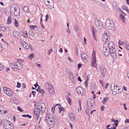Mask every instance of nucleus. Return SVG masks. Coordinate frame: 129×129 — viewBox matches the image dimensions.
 <instances>
[{
    "mask_svg": "<svg viewBox=\"0 0 129 129\" xmlns=\"http://www.w3.org/2000/svg\"><path fill=\"white\" fill-rule=\"evenodd\" d=\"M35 109L34 110V114L35 118L38 119L40 116V113H44L46 110V104L45 103H38L37 105L34 104Z\"/></svg>",
    "mask_w": 129,
    "mask_h": 129,
    "instance_id": "f257e3e1",
    "label": "nucleus"
},
{
    "mask_svg": "<svg viewBox=\"0 0 129 129\" xmlns=\"http://www.w3.org/2000/svg\"><path fill=\"white\" fill-rule=\"evenodd\" d=\"M103 53L105 56H107L109 55H111V56L113 59H116V53H114L112 52V50H110L109 48L107 47L106 45V43L104 44L103 47Z\"/></svg>",
    "mask_w": 129,
    "mask_h": 129,
    "instance_id": "f03ea898",
    "label": "nucleus"
},
{
    "mask_svg": "<svg viewBox=\"0 0 129 129\" xmlns=\"http://www.w3.org/2000/svg\"><path fill=\"white\" fill-rule=\"evenodd\" d=\"M10 10L12 13H14V16L15 17H18V16H20V13L21 11L20 10V8L18 7V5L16 4H13L11 6Z\"/></svg>",
    "mask_w": 129,
    "mask_h": 129,
    "instance_id": "7ed1b4c3",
    "label": "nucleus"
},
{
    "mask_svg": "<svg viewBox=\"0 0 129 129\" xmlns=\"http://www.w3.org/2000/svg\"><path fill=\"white\" fill-rule=\"evenodd\" d=\"M105 25L108 30H111V31H114V30H115L114 23H113V21L110 20V19H107L106 20Z\"/></svg>",
    "mask_w": 129,
    "mask_h": 129,
    "instance_id": "20e7f679",
    "label": "nucleus"
},
{
    "mask_svg": "<svg viewBox=\"0 0 129 129\" xmlns=\"http://www.w3.org/2000/svg\"><path fill=\"white\" fill-rule=\"evenodd\" d=\"M110 89L112 92V94L114 95H116L118 93H121V90H120V87H118L117 90V86H115L114 84H111L110 85ZM119 90H120L119 91Z\"/></svg>",
    "mask_w": 129,
    "mask_h": 129,
    "instance_id": "39448f33",
    "label": "nucleus"
},
{
    "mask_svg": "<svg viewBox=\"0 0 129 129\" xmlns=\"http://www.w3.org/2000/svg\"><path fill=\"white\" fill-rule=\"evenodd\" d=\"M92 59L91 65L92 67H94L97 69V63H96V52L94 50L92 51Z\"/></svg>",
    "mask_w": 129,
    "mask_h": 129,
    "instance_id": "423d86ee",
    "label": "nucleus"
},
{
    "mask_svg": "<svg viewBox=\"0 0 129 129\" xmlns=\"http://www.w3.org/2000/svg\"><path fill=\"white\" fill-rule=\"evenodd\" d=\"M87 103L88 105V109H89V110L93 109L94 106L95 105V101H94V99L92 98L88 99Z\"/></svg>",
    "mask_w": 129,
    "mask_h": 129,
    "instance_id": "0eeeda50",
    "label": "nucleus"
},
{
    "mask_svg": "<svg viewBox=\"0 0 129 129\" xmlns=\"http://www.w3.org/2000/svg\"><path fill=\"white\" fill-rule=\"evenodd\" d=\"M10 67L13 69L15 71H18V70H21L23 68V66L19 63L18 62H13L11 63Z\"/></svg>",
    "mask_w": 129,
    "mask_h": 129,
    "instance_id": "6e6552de",
    "label": "nucleus"
},
{
    "mask_svg": "<svg viewBox=\"0 0 129 129\" xmlns=\"http://www.w3.org/2000/svg\"><path fill=\"white\" fill-rule=\"evenodd\" d=\"M107 47L109 48V50L113 52L115 54H116V50H115V45H114V43L112 41H110L108 44Z\"/></svg>",
    "mask_w": 129,
    "mask_h": 129,
    "instance_id": "1a4fd4ad",
    "label": "nucleus"
},
{
    "mask_svg": "<svg viewBox=\"0 0 129 129\" xmlns=\"http://www.w3.org/2000/svg\"><path fill=\"white\" fill-rule=\"evenodd\" d=\"M76 91L79 95H81V96H85V90L83 88L79 87L76 88Z\"/></svg>",
    "mask_w": 129,
    "mask_h": 129,
    "instance_id": "9d476101",
    "label": "nucleus"
},
{
    "mask_svg": "<svg viewBox=\"0 0 129 129\" xmlns=\"http://www.w3.org/2000/svg\"><path fill=\"white\" fill-rule=\"evenodd\" d=\"M100 71L102 76L103 78H105V74H106V69L104 64H101L100 66Z\"/></svg>",
    "mask_w": 129,
    "mask_h": 129,
    "instance_id": "9b49d317",
    "label": "nucleus"
},
{
    "mask_svg": "<svg viewBox=\"0 0 129 129\" xmlns=\"http://www.w3.org/2000/svg\"><path fill=\"white\" fill-rule=\"evenodd\" d=\"M3 91L4 92H5V93H6V94L8 96H12L13 94H14V92H13V91L10 88L4 87L3 88Z\"/></svg>",
    "mask_w": 129,
    "mask_h": 129,
    "instance_id": "f8f14e48",
    "label": "nucleus"
},
{
    "mask_svg": "<svg viewBox=\"0 0 129 129\" xmlns=\"http://www.w3.org/2000/svg\"><path fill=\"white\" fill-rule=\"evenodd\" d=\"M45 5L47 6L49 10H52V9H54V2H53V0H49L48 1H47V4L45 3Z\"/></svg>",
    "mask_w": 129,
    "mask_h": 129,
    "instance_id": "ddd939ff",
    "label": "nucleus"
},
{
    "mask_svg": "<svg viewBox=\"0 0 129 129\" xmlns=\"http://www.w3.org/2000/svg\"><path fill=\"white\" fill-rule=\"evenodd\" d=\"M69 117L72 120V121H73V122H76V116H75V114L70 112L69 113Z\"/></svg>",
    "mask_w": 129,
    "mask_h": 129,
    "instance_id": "4468645a",
    "label": "nucleus"
},
{
    "mask_svg": "<svg viewBox=\"0 0 129 129\" xmlns=\"http://www.w3.org/2000/svg\"><path fill=\"white\" fill-rule=\"evenodd\" d=\"M95 25L99 30H101L102 28H103V23L102 22L99 21L98 20L95 21Z\"/></svg>",
    "mask_w": 129,
    "mask_h": 129,
    "instance_id": "2eb2a0df",
    "label": "nucleus"
},
{
    "mask_svg": "<svg viewBox=\"0 0 129 129\" xmlns=\"http://www.w3.org/2000/svg\"><path fill=\"white\" fill-rule=\"evenodd\" d=\"M81 57L83 62H87L88 61V55H87L86 53L83 52L82 54H81Z\"/></svg>",
    "mask_w": 129,
    "mask_h": 129,
    "instance_id": "dca6fc26",
    "label": "nucleus"
},
{
    "mask_svg": "<svg viewBox=\"0 0 129 129\" xmlns=\"http://www.w3.org/2000/svg\"><path fill=\"white\" fill-rule=\"evenodd\" d=\"M46 121L49 127H54L55 126V120H49Z\"/></svg>",
    "mask_w": 129,
    "mask_h": 129,
    "instance_id": "f3484780",
    "label": "nucleus"
},
{
    "mask_svg": "<svg viewBox=\"0 0 129 129\" xmlns=\"http://www.w3.org/2000/svg\"><path fill=\"white\" fill-rule=\"evenodd\" d=\"M48 120H55V118L51 113L47 114L46 116V121Z\"/></svg>",
    "mask_w": 129,
    "mask_h": 129,
    "instance_id": "a211bd4d",
    "label": "nucleus"
},
{
    "mask_svg": "<svg viewBox=\"0 0 129 129\" xmlns=\"http://www.w3.org/2000/svg\"><path fill=\"white\" fill-rule=\"evenodd\" d=\"M102 39L103 41L104 42H108V36H107V34L104 33V34L102 35Z\"/></svg>",
    "mask_w": 129,
    "mask_h": 129,
    "instance_id": "6ab92c4d",
    "label": "nucleus"
},
{
    "mask_svg": "<svg viewBox=\"0 0 129 129\" xmlns=\"http://www.w3.org/2000/svg\"><path fill=\"white\" fill-rule=\"evenodd\" d=\"M113 7L114 8L115 11H118L119 9V7H118V4L116 2H113L112 4Z\"/></svg>",
    "mask_w": 129,
    "mask_h": 129,
    "instance_id": "aec40b11",
    "label": "nucleus"
},
{
    "mask_svg": "<svg viewBox=\"0 0 129 129\" xmlns=\"http://www.w3.org/2000/svg\"><path fill=\"white\" fill-rule=\"evenodd\" d=\"M36 90L39 93H41V94H45V91L43 89H41V87H38Z\"/></svg>",
    "mask_w": 129,
    "mask_h": 129,
    "instance_id": "412c9836",
    "label": "nucleus"
},
{
    "mask_svg": "<svg viewBox=\"0 0 129 129\" xmlns=\"http://www.w3.org/2000/svg\"><path fill=\"white\" fill-rule=\"evenodd\" d=\"M92 29H91V31L92 32V34L93 35V37L96 41H97V39H96V37H95V31L94 29V27L93 26H91Z\"/></svg>",
    "mask_w": 129,
    "mask_h": 129,
    "instance_id": "4be33fe9",
    "label": "nucleus"
},
{
    "mask_svg": "<svg viewBox=\"0 0 129 129\" xmlns=\"http://www.w3.org/2000/svg\"><path fill=\"white\" fill-rule=\"evenodd\" d=\"M47 90L50 94L53 95L54 94V93H55V91L54 90V88H53V87H51V88H48Z\"/></svg>",
    "mask_w": 129,
    "mask_h": 129,
    "instance_id": "5701e85b",
    "label": "nucleus"
},
{
    "mask_svg": "<svg viewBox=\"0 0 129 129\" xmlns=\"http://www.w3.org/2000/svg\"><path fill=\"white\" fill-rule=\"evenodd\" d=\"M45 87H46V89L48 90V88H51V87H52L53 86L51 85V84L49 83V82H46L45 84Z\"/></svg>",
    "mask_w": 129,
    "mask_h": 129,
    "instance_id": "b1692460",
    "label": "nucleus"
},
{
    "mask_svg": "<svg viewBox=\"0 0 129 129\" xmlns=\"http://www.w3.org/2000/svg\"><path fill=\"white\" fill-rule=\"evenodd\" d=\"M58 108L59 109V113H61V111H63V112H65V108L64 107H62L61 106H60V107H58Z\"/></svg>",
    "mask_w": 129,
    "mask_h": 129,
    "instance_id": "393cba45",
    "label": "nucleus"
},
{
    "mask_svg": "<svg viewBox=\"0 0 129 129\" xmlns=\"http://www.w3.org/2000/svg\"><path fill=\"white\" fill-rule=\"evenodd\" d=\"M108 100V97H105L103 98V100L102 101V103L103 104H105L106 103V101Z\"/></svg>",
    "mask_w": 129,
    "mask_h": 129,
    "instance_id": "a878e982",
    "label": "nucleus"
},
{
    "mask_svg": "<svg viewBox=\"0 0 129 129\" xmlns=\"http://www.w3.org/2000/svg\"><path fill=\"white\" fill-rule=\"evenodd\" d=\"M21 44H22V46L24 48H25V49H29V46L28 44L22 43V42H21Z\"/></svg>",
    "mask_w": 129,
    "mask_h": 129,
    "instance_id": "bb28decb",
    "label": "nucleus"
},
{
    "mask_svg": "<svg viewBox=\"0 0 129 129\" xmlns=\"http://www.w3.org/2000/svg\"><path fill=\"white\" fill-rule=\"evenodd\" d=\"M69 78L71 80H74V75H73V73L70 72Z\"/></svg>",
    "mask_w": 129,
    "mask_h": 129,
    "instance_id": "cd10ccee",
    "label": "nucleus"
},
{
    "mask_svg": "<svg viewBox=\"0 0 129 129\" xmlns=\"http://www.w3.org/2000/svg\"><path fill=\"white\" fill-rule=\"evenodd\" d=\"M11 122H10V121H8V120L6 121L4 123V126H6V127H8L10 125V124H11Z\"/></svg>",
    "mask_w": 129,
    "mask_h": 129,
    "instance_id": "c85d7f7f",
    "label": "nucleus"
},
{
    "mask_svg": "<svg viewBox=\"0 0 129 129\" xmlns=\"http://www.w3.org/2000/svg\"><path fill=\"white\" fill-rule=\"evenodd\" d=\"M42 16H43V15L41 14V16L40 18V25H41V28H42V29H45V26H44V25L43 24V19H42Z\"/></svg>",
    "mask_w": 129,
    "mask_h": 129,
    "instance_id": "c756f323",
    "label": "nucleus"
},
{
    "mask_svg": "<svg viewBox=\"0 0 129 129\" xmlns=\"http://www.w3.org/2000/svg\"><path fill=\"white\" fill-rule=\"evenodd\" d=\"M21 35L25 38H28V33L26 32V31L21 32Z\"/></svg>",
    "mask_w": 129,
    "mask_h": 129,
    "instance_id": "7c9ffc66",
    "label": "nucleus"
},
{
    "mask_svg": "<svg viewBox=\"0 0 129 129\" xmlns=\"http://www.w3.org/2000/svg\"><path fill=\"white\" fill-rule=\"evenodd\" d=\"M23 10L24 11V12H26V13H30V10H29V7H28L27 6H25L23 8Z\"/></svg>",
    "mask_w": 129,
    "mask_h": 129,
    "instance_id": "2f4dec72",
    "label": "nucleus"
},
{
    "mask_svg": "<svg viewBox=\"0 0 129 129\" xmlns=\"http://www.w3.org/2000/svg\"><path fill=\"white\" fill-rule=\"evenodd\" d=\"M120 19L121 20L123 23H124V20H125V17L123 16L122 14H120Z\"/></svg>",
    "mask_w": 129,
    "mask_h": 129,
    "instance_id": "473e14b6",
    "label": "nucleus"
},
{
    "mask_svg": "<svg viewBox=\"0 0 129 129\" xmlns=\"http://www.w3.org/2000/svg\"><path fill=\"white\" fill-rule=\"evenodd\" d=\"M8 25L12 24V19H11V16H9L7 20Z\"/></svg>",
    "mask_w": 129,
    "mask_h": 129,
    "instance_id": "72a5a7b5",
    "label": "nucleus"
},
{
    "mask_svg": "<svg viewBox=\"0 0 129 129\" xmlns=\"http://www.w3.org/2000/svg\"><path fill=\"white\" fill-rule=\"evenodd\" d=\"M13 101L16 104H19L20 103V100L17 98L13 99Z\"/></svg>",
    "mask_w": 129,
    "mask_h": 129,
    "instance_id": "f704fd0d",
    "label": "nucleus"
},
{
    "mask_svg": "<svg viewBox=\"0 0 129 129\" xmlns=\"http://www.w3.org/2000/svg\"><path fill=\"white\" fill-rule=\"evenodd\" d=\"M23 117H28L29 118H32V116L30 114H23L22 115Z\"/></svg>",
    "mask_w": 129,
    "mask_h": 129,
    "instance_id": "c9c22d12",
    "label": "nucleus"
},
{
    "mask_svg": "<svg viewBox=\"0 0 129 129\" xmlns=\"http://www.w3.org/2000/svg\"><path fill=\"white\" fill-rule=\"evenodd\" d=\"M8 128H10V129H14V124H13V123L10 122V125L8 126Z\"/></svg>",
    "mask_w": 129,
    "mask_h": 129,
    "instance_id": "e433bc0d",
    "label": "nucleus"
},
{
    "mask_svg": "<svg viewBox=\"0 0 129 129\" xmlns=\"http://www.w3.org/2000/svg\"><path fill=\"white\" fill-rule=\"evenodd\" d=\"M66 99H68V103H69L70 104H71V102H72V101L71 100V99L70 98V97L67 96L66 97Z\"/></svg>",
    "mask_w": 129,
    "mask_h": 129,
    "instance_id": "4c0bfd02",
    "label": "nucleus"
},
{
    "mask_svg": "<svg viewBox=\"0 0 129 129\" xmlns=\"http://www.w3.org/2000/svg\"><path fill=\"white\" fill-rule=\"evenodd\" d=\"M29 28L31 30H35V28H38V26L36 25H30Z\"/></svg>",
    "mask_w": 129,
    "mask_h": 129,
    "instance_id": "58836bf2",
    "label": "nucleus"
},
{
    "mask_svg": "<svg viewBox=\"0 0 129 129\" xmlns=\"http://www.w3.org/2000/svg\"><path fill=\"white\" fill-rule=\"evenodd\" d=\"M74 29L75 32H78V31H79V27H78V25H75L74 27Z\"/></svg>",
    "mask_w": 129,
    "mask_h": 129,
    "instance_id": "ea45409f",
    "label": "nucleus"
},
{
    "mask_svg": "<svg viewBox=\"0 0 129 129\" xmlns=\"http://www.w3.org/2000/svg\"><path fill=\"white\" fill-rule=\"evenodd\" d=\"M15 26L16 28L19 27V22H18L17 19H15Z\"/></svg>",
    "mask_w": 129,
    "mask_h": 129,
    "instance_id": "a19ab883",
    "label": "nucleus"
},
{
    "mask_svg": "<svg viewBox=\"0 0 129 129\" xmlns=\"http://www.w3.org/2000/svg\"><path fill=\"white\" fill-rule=\"evenodd\" d=\"M99 83L101 84L102 87H104V82L101 80H99Z\"/></svg>",
    "mask_w": 129,
    "mask_h": 129,
    "instance_id": "79ce46f5",
    "label": "nucleus"
},
{
    "mask_svg": "<svg viewBox=\"0 0 129 129\" xmlns=\"http://www.w3.org/2000/svg\"><path fill=\"white\" fill-rule=\"evenodd\" d=\"M13 36L14 37H18L19 36V34L17 31H14L13 32Z\"/></svg>",
    "mask_w": 129,
    "mask_h": 129,
    "instance_id": "37998d69",
    "label": "nucleus"
},
{
    "mask_svg": "<svg viewBox=\"0 0 129 129\" xmlns=\"http://www.w3.org/2000/svg\"><path fill=\"white\" fill-rule=\"evenodd\" d=\"M85 85L86 87H88V79H87L85 81Z\"/></svg>",
    "mask_w": 129,
    "mask_h": 129,
    "instance_id": "c03bdc74",
    "label": "nucleus"
},
{
    "mask_svg": "<svg viewBox=\"0 0 129 129\" xmlns=\"http://www.w3.org/2000/svg\"><path fill=\"white\" fill-rule=\"evenodd\" d=\"M17 109H18V110L20 111V112H23V111H24V110H23V109H22V108H21V107H20V106L17 107Z\"/></svg>",
    "mask_w": 129,
    "mask_h": 129,
    "instance_id": "a18cd8bd",
    "label": "nucleus"
},
{
    "mask_svg": "<svg viewBox=\"0 0 129 129\" xmlns=\"http://www.w3.org/2000/svg\"><path fill=\"white\" fill-rule=\"evenodd\" d=\"M29 34L30 36H32V37H35V33H34L33 31H29Z\"/></svg>",
    "mask_w": 129,
    "mask_h": 129,
    "instance_id": "49530a36",
    "label": "nucleus"
},
{
    "mask_svg": "<svg viewBox=\"0 0 129 129\" xmlns=\"http://www.w3.org/2000/svg\"><path fill=\"white\" fill-rule=\"evenodd\" d=\"M55 108H56V106H53L51 108V111L53 114L55 113Z\"/></svg>",
    "mask_w": 129,
    "mask_h": 129,
    "instance_id": "de8ad7c7",
    "label": "nucleus"
},
{
    "mask_svg": "<svg viewBox=\"0 0 129 129\" xmlns=\"http://www.w3.org/2000/svg\"><path fill=\"white\" fill-rule=\"evenodd\" d=\"M124 44V42L122 41L120 42V40H118V45L119 46H121V45H123Z\"/></svg>",
    "mask_w": 129,
    "mask_h": 129,
    "instance_id": "09e8293b",
    "label": "nucleus"
},
{
    "mask_svg": "<svg viewBox=\"0 0 129 129\" xmlns=\"http://www.w3.org/2000/svg\"><path fill=\"white\" fill-rule=\"evenodd\" d=\"M5 68V67L4 66H2V64H0V71H3L4 70V69Z\"/></svg>",
    "mask_w": 129,
    "mask_h": 129,
    "instance_id": "8fccbe9b",
    "label": "nucleus"
},
{
    "mask_svg": "<svg viewBox=\"0 0 129 129\" xmlns=\"http://www.w3.org/2000/svg\"><path fill=\"white\" fill-rule=\"evenodd\" d=\"M111 121H112V122H114L115 123L116 122H118V120H114V119H111Z\"/></svg>",
    "mask_w": 129,
    "mask_h": 129,
    "instance_id": "3c124183",
    "label": "nucleus"
},
{
    "mask_svg": "<svg viewBox=\"0 0 129 129\" xmlns=\"http://www.w3.org/2000/svg\"><path fill=\"white\" fill-rule=\"evenodd\" d=\"M31 94L33 95V97H35V96H36V91H32L31 92Z\"/></svg>",
    "mask_w": 129,
    "mask_h": 129,
    "instance_id": "603ef678",
    "label": "nucleus"
},
{
    "mask_svg": "<svg viewBox=\"0 0 129 129\" xmlns=\"http://www.w3.org/2000/svg\"><path fill=\"white\" fill-rule=\"evenodd\" d=\"M29 58H30L31 60H32V59L34 58V53L30 54V55H29Z\"/></svg>",
    "mask_w": 129,
    "mask_h": 129,
    "instance_id": "864d4df0",
    "label": "nucleus"
},
{
    "mask_svg": "<svg viewBox=\"0 0 129 129\" xmlns=\"http://www.w3.org/2000/svg\"><path fill=\"white\" fill-rule=\"evenodd\" d=\"M79 106H80V110H81V109L82 108L81 107V100L79 101Z\"/></svg>",
    "mask_w": 129,
    "mask_h": 129,
    "instance_id": "5fc2aeb1",
    "label": "nucleus"
},
{
    "mask_svg": "<svg viewBox=\"0 0 129 129\" xmlns=\"http://www.w3.org/2000/svg\"><path fill=\"white\" fill-rule=\"evenodd\" d=\"M17 88H20V87H21V83L19 82H17Z\"/></svg>",
    "mask_w": 129,
    "mask_h": 129,
    "instance_id": "6e6d98bb",
    "label": "nucleus"
},
{
    "mask_svg": "<svg viewBox=\"0 0 129 129\" xmlns=\"http://www.w3.org/2000/svg\"><path fill=\"white\" fill-rule=\"evenodd\" d=\"M81 67H82V64L79 63L78 64V69H80V68H81Z\"/></svg>",
    "mask_w": 129,
    "mask_h": 129,
    "instance_id": "4d7b16f0",
    "label": "nucleus"
},
{
    "mask_svg": "<svg viewBox=\"0 0 129 129\" xmlns=\"http://www.w3.org/2000/svg\"><path fill=\"white\" fill-rule=\"evenodd\" d=\"M125 48H126V50H129V45L128 44H125Z\"/></svg>",
    "mask_w": 129,
    "mask_h": 129,
    "instance_id": "13d9d810",
    "label": "nucleus"
},
{
    "mask_svg": "<svg viewBox=\"0 0 129 129\" xmlns=\"http://www.w3.org/2000/svg\"><path fill=\"white\" fill-rule=\"evenodd\" d=\"M122 10H123L124 11H126V10H127V7L126 6H123Z\"/></svg>",
    "mask_w": 129,
    "mask_h": 129,
    "instance_id": "bf43d9fd",
    "label": "nucleus"
},
{
    "mask_svg": "<svg viewBox=\"0 0 129 129\" xmlns=\"http://www.w3.org/2000/svg\"><path fill=\"white\" fill-rule=\"evenodd\" d=\"M108 86H109V84L108 83H107L106 84V86H105V89H107V87H108Z\"/></svg>",
    "mask_w": 129,
    "mask_h": 129,
    "instance_id": "052dcab7",
    "label": "nucleus"
},
{
    "mask_svg": "<svg viewBox=\"0 0 129 129\" xmlns=\"http://www.w3.org/2000/svg\"><path fill=\"white\" fill-rule=\"evenodd\" d=\"M34 86H35V88H37V87H40V86H39V84H38V83H36V84H35Z\"/></svg>",
    "mask_w": 129,
    "mask_h": 129,
    "instance_id": "680f3d73",
    "label": "nucleus"
},
{
    "mask_svg": "<svg viewBox=\"0 0 129 129\" xmlns=\"http://www.w3.org/2000/svg\"><path fill=\"white\" fill-rule=\"evenodd\" d=\"M78 81H80V82H82V80L81 79V78L80 77H79L78 78Z\"/></svg>",
    "mask_w": 129,
    "mask_h": 129,
    "instance_id": "e2e57ef3",
    "label": "nucleus"
},
{
    "mask_svg": "<svg viewBox=\"0 0 129 129\" xmlns=\"http://www.w3.org/2000/svg\"><path fill=\"white\" fill-rule=\"evenodd\" d=\"M89 111H90V110H89L88 109H87L86 110V114L89 115Z\"/></svg>",
    "mask_w": 129,
    "mask_h": 129,
    "instance_id": "0e129e2a",
    "label": "nucleus"
},
{
    "mask_svg": "<svg viewBox=\"0 0 129 129\" xmlns=\"http://www.w3.org/2000/svg\"><path fill=\"white\" fill-rule=\"evenodd\" d=\"M58 51L59 53H63V48H60Z\"/></svg>",
    "mask_w": 129,
    "mask_h": 129,
    "instance_id": "69168bd1",
    "label": "nucleus"
},
{
    "mask_svg": "<svg viewBox=\"0 0 129 129\" xmlns=\"http://www.w3.org/2000/svg\"><path fill=\"white\" fill-rule=\"evenodd\" d=\"M125 123H129V119H126L125 120Z\"/></svg>",
    "mask_w": 129,
    "mask_h": 129,
    "instance_id": "338daca9",
    "label": "nucleus"
},
{
    "mask_svg": "<svg viewBox=\"0 0 129 129\" xmlns=\"http://www.w3.org/2000/svg\"><path fill=\"white\" fill-rule=\"evenodd\" d=\"M101 111H103V110H104V106H101Z\"/></svg>",
    "mask_w": 129,
    "mask_h": 129,
    "instance_id": "774afa93",
    "label": "nucleus"
}]
</instances>
